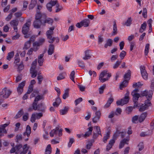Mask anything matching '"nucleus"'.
<instances>
[{"instance_id":"nucleus-46","label":"nucleus","mask_w":154,"mask_h":154,"mask_svg":"<svg viewBox=\"0 0 154 154\" xmlns=\"http://www.w3.org/2000/svg\"><path fill=\"white\" fill-rule=\"evenodd\" d=\"M126 54V52L124 51H122L120 53L119 57L121 60L123 59Z\"/></svg>"},{"instance_id":"nucleus-62","label":"nucleus","mask_w":154,"mask_h":154,"mask_svg":"<svg viewBox=\"0 0 154 154\" xmlns=\"http://www.w3.org/2000/svg\"><path fill=\"white\" fill-rule=\"evenodd\" d=\"M32 106L33 107L34 110H36L38 109V106L37 105V103L36 102H35L33 103L32 104Z\"/></svg>"},{"instance_id":"nucleus-9","label":"nucleus","mask_w":154,"mask_h":154,"mask_svg":"<svg viewBox=\"0 0 154 154\" xmlns=\"http://www.w3.org/2000/svg\"><path fill=\"white\" fill-rule=\"evenodd\" d=\"M31 25V22L29 20H27V22L24 25L22 28L23 33L25 35L27 34L29 30V27Z\"/></svg>"},{"instance_id":"nucleus-55","label":"nucleus","mask_w":154,"mask_h":154,"mask_svg":"<svg viewBox=\"0 0 154 154\" xmlns=\"http://www.w3.org/2000/svg\"><path fill=\"white\" fill-rule=\"evenodd\" d=\"M10 123V121H8L7 123L3 125H2L0 126V128L2 129H5L6 127L8 126Z\"/></svg>"},{"instance_id":"nucleus-54","label":"nucleus","mask_w":154,"mask_h":154,"mask_svg":"<svg viewBox=\"0 0 154 154\" xmlns=\"http://www.w3.org/2000/svg\"><path fill=\"white\" fill-rule=\"evenodd\" d=\"M37 79L38 81V83L40 85L43 79V76L42 75H38L37 77Z\"/></svg>"},{"instance_id":"nucleus-23","label":"nucleus","mask_w":154,"mask_h":154,"mask_svg":"<svg viewBox=\"0 0 154 154\" xmlns=\"http://www.w3.org/2000/svg\"><path fill=\"white\" fill-rule=\"evenodd\" d=\"M31 42L30 41H26L24 44L23 49L26 50L29 48L30 47Z\"/></svg>"},{"instance_id":"nucleus-11","label":"nucleus","mask_w":154,"mask_h":154,"mask_svg":"<svg viewBox=\"0 0 154 154\" xmlns=\"http://www.w3.org/2000/svg\"><path fill=\"white\" fill-rule=\"evenodd\" d=\"M141 73L143 78L146 80L148 79V74L145 70V68L143 66H141L140 67Z\"/></svg>"},{"instance_id":"nucleus-57","label":"nucleus","mask_w":154,"mask_h":154,"mask_svg":"<svg viewBox=\"0 0 154 154\" xmlns=\"http://www.w3.org/2000/svg\"><path fill=\"white\" fill-rule=\"evenodd\" d=\"M104 41L102 35H99L98 36V42L99 44H101Z\"/></svg>"},{"instance_id":"nucleus-35","label":"nucleus","mask_w":154,"mask_h":154,"mask_svg":"<svg viewBox=\"0 0 154 154\" xmlns=\"http://www.w3.org/2000/svg\"><path fill=\"white\" fill-rule=\"evenodd\" d=\"M147 106H146L145 105L143 104L140 106V107L139 109V111L140 112H143L144 110L147 109H148Z\"/></svg>"},{"instance_id":"nucleus-25","label":"nucleus","mask_w":154,"mask_h":154,"mask_svg":"<svg viewBox=\"0 0 154 154\" xmlns=\"http://www.w3.org/2000/svg\"><path fill=\"white\" fill-rule=\"evenodd\" d=\"M59 130V128L56 127V128L54 129L50 132L49 134L50 136L51 137H53L54 136V134H57V131Z\"/></svg>"},{"instance_id":"nucleus-27","label":"nucleus","mask_w":154,"mask_h":154,"mask_svg":"<svg viewBox=\"0 0 154 154\" xmlns=\"http://www.w3.org/2000/svg\"><path fill=\"white\" fill-rule=\"evenodd\" d=\"M51 152V148L50 144L48 145L45 149V154H50Z\"/></svg>"},{"instance_id":"nucleus-20","label":"nucleus","mask_w":154,"mask_h":154,"mask_svg":"<svg viewBox=\"0 0 154 154\" xmlns=\"http://www.w3.org/2000/svg\"><path fill=\"white\" fill-rule=\"evenodd\" d=\"M30 72L31 74V77L34 78L36 77L37 75L38 72L35 69H30Z\"/></svg>"},{"instance_id":"nucleus-31","label":"nucleus","mask_w":154,"mask_h":154,"mask_svg":"<svg viewBox=\"0 0 154 154\" xmlns=\"http://www.w3.org/2000/svg\"><path fill=\"white\" fill-rule=\"evenodd\" d=\"M91 57L89 54L88 50L86 51H85V56L83 58V59L85 60H87L90 58Z\"/></svg>"},{"instance_id":"nucleus-12","label":"nucleus","mask_w":154,"mask_h":154,"mask_svg":"<svg viewBox=\"0 0 154 154\" xmlns=\"http://www.w3.org/2000/svg\"><path fill=\"white\" fill-rule=\"evenodd\" d=\"M25 81H24L19 84L17 88V91L19 95L21 94L23 91V88L25 84Z\"/></svg>"},{"instance_id":"nucleus-59","label":"nucleus","mask_w":154,"mask_h":154,"mask_svg":"<svg viewBox=\"0 0 154 154\" xmlns=\"http://www.w3.org/2000/svg\"><path fill=\"white\" fill-rule=\"evenodd\" d=\"M106 87V85H104L103 86H101L99 89V93L100 94H102L104 90Z\"/></svg>"},{"instance_id":"nucleus-6","label":"nucleus","mask_w":154,"mask_h":154,"mask_svg":"<svg viewBox=\"0 0 154 154\" xmlns=\"http://www.w3.org/2000/svg\"><path fill=\"white\" fill-rule=\"evenodd\" d=\"M131 94L133 96V100L134 102V107H139L137 101L139 97H140V95L138 93H131Z\"/></svg>"},{"instance_id":"nucleus-5","label":"nucleus","mask_w":154,"mask_h":154,"mask_svg":"<svg viewBox=\"0 0 154 154\" xmlns=\"http://www.w3.org/2000/svg\"><path fill=\"white\" fill-rule=\"evenodd\" d=\"M42 20L43 21L42 26H45L46 23H47L51 25H52L53 22V20L52 19L48 17L45 14H43L42 17Z\"/></svg>"},{"instance_id":"nucleus-3","label":"nucleus","mask_w":154,"mask_h":154,"mask_svg":"<svg viewBox=\"0 0 154 154\" xmlns=\"http://www.w3.org/2000/svg\"><path fill=\"white\" fill-rule=\"evenodd\" d=\"M130 93L128 90H127V92L125 95L124 97L120 100H118L116 102L117 105L123 106L124 104H127L130 100L129 97Z\"/></svg>"},{"instance_id":"nucleus-63","label":"nucleus","mask_w":154,"mask_h":154,"mask_svg":"<svg viewBox=\"0 0 154 154\" xmlns=\"http://www.w3.org/2000/svg\"><path fill=\"white\" fill-rule=\"evenodd\" d=\"M74 142V140L73 138H70L69 142L68 144V146L69 147H70L71 146L72 144Z\"/></svg>"},{"instance_id":"nucleus-50","label":"nucleus","mask_w":154,"mask_h":154,"mask_svg":"<svg viewBox=\"0 0 154 154\" xmlns=\"http://www.w3.org/2000/svg\"><path fill=\"white\" fill-rule=\"evenodd\" d=\"M149 48V44H147L146 45L145 50V54L146 55H147L148 53Z\"/></svg>"},{"instance_id":"nucleus-42","label":"nucleus","mask_w":154,"mask_h":154,"mask_svg":"<svg viewBox=\"0 0 154 154\" xmlns=\"http://www.w3.org/2000/svg\"><path fill=\"white\" fill-rule=\"evenodd\" d=\"M42 8V6L40 5H38L37 7V9L36 11V15H37L38 14V13L41 15L40 16L42 17V16H43V14H42L40 12V10Z\"/></svg>"},{"instance_id":"nucleus-21","label":"nucleus","mask_w":154,"mask_h":154,"mask_svg":"<svg viewBox=\"0 0 154 154\" xmlns=\"http://www.w3.org/2000/svg\"><path fill=\"white\" fill-rule=\"evenodd\" d=\"M112 40L111 39H108L106 40V43L104 45V47L106 48L108 46H111L112 45Z\"/></svg>"},{"instance_id":"nucleus-17","label":"nucleus","mask_w":154,"mask_h":154,"mask_svg":"<svg viewBox=\"0 0 154 154\" xmlns=\"http://www.w3.org/2000/svg\"><path fill=\"white\" fill-rule=\"evenodd\" d=\"M54 45L50 44L49 45V48L48 51V54L49 55H52L54 52Z\"/></svg>"},{"instance_id":"nucleus-36","label":"nucleus","mask_w":154,"mask_h":154,"mask_svg":"<svg viewBox=\"0 0 154 154\" xmlns=\"http://www.w3.org/2000/svg\"><path fill=\"white\" fill-rule=\"evenodd\" d=\"M117 26L116 23L113 25V31L112 32V35H115L117 34Z\"/></svg>"},{"instance_id":"nucleus-58","label":"nucleus","mask_w":154,"mask_h":154,"mask_svg":"<svg viewBox=\"0 0 154 154\" xmlns=\"http://www.w3.org/2000/svg\"><path fill=\"white\" fill-rule=\"evenodd\" d=\"M56 7L57 8V9L56 10V12H58L60 11L62 9V7L59 4H57Z\"/></svg>"},{"instance_id":"nucleus-48","label":"nucleus","mask_w":154,"mask_h":154,"mask_svg":"<svg viewBox=\"0 0 154 154\" xmlns=\"http://www.w3.org/2000/svg\"><path fill=\"white\" fill-rule=\"evenodd\" d=\"M134 108L132 106H128L126 108V112L128 114H130L132 111L133 108Z\"/></svg>"},{"instance_id":"nucleus-39","label":"nucleus","mask_w":154,"mask_h":154,"mask_svg":"<svg viewBox=\"0 0 154 154\" xmlns=\"http://www.w3.org/2000/svg\"><path fill=\"white\" fill-rule=\"evenodd\" d=\"M37 64V59L33 61L32 63L31 67L30 69H35L36 66Z\"/></svg>"},{"instance_id":"nucleus-64","label":"nucleus","mask_w":154,"mask_h":154,"mask_svg":"<svg viewBox=\"0 0 154 154\" xmlns=\"http://www.w3.org/2000/svg\"><path fill=\"white\" fill-rule=\"evenodd\" d=\"M49 3L52 6L56 5L57 4H59L56 0H51L49 2Z\"/></svg>"},{"instance_id":"nucleus-45","label":"nucleus","mask_w":154,"mask_h":154,"mask_svg":"<svg viewBox=\"0 0 154 154\" xmlns=\"http://www.w3.org/2000/svg\"><path fill=\"white\" fill-rule=\"evenodd\" d=\"M121 63V61H119V60H117L116 62L114 64L113 66V68L114 69H116L120 65Z\"/></svg>"},{"instance_id":"nucleus-32","label":"nucleus","mask_w":154,"mask_h":154,"mask_svg":"<svg viewBox=\"0 0 154 154\" xmlns=\"http://www.w3.org/2000/svg\"><path fill=\"white\" fill-rule=\"evenodd\" d=\"M110 132H108L106 134V135L103 137V141L104 143H106L107 140L109 139L110 137Z\"/></svg>"},{"instance_id":"nucleus-18","label":"nucleus","mask_w":154,"mask_h":154,"mask_svg":"<svg viewBox=\"0 0 154 154\" xmlns=\"http://www.w3.org/2000/svg\"><path fill=\"white\" fill-rule=\"evenodd\" d=\"M54 29V26L51 27L49 28V30H48L46 32L47 36L52 35L54 33L53 30Z\"/></svg>"},{"instance_id":"nucleus-8","label":"nucleus","mask_w":154,"mask_h":154,"mask_svg":"<svg viewBox=\"0 0 154 154\" xmlns=\"http://www.w3.org/2000/svg\"><path fill=\"white\" fill-rule=\"evenodd\" d=\"M153 94L152 91L151 90H146L141 91V94L143 97L145 96L147 99H151Z\"/></svg>"},{"instance_id":"nucleus-37","label":"nucleus","mask_w":154,"mask_h":154,"mask_svg":"<svg viewBox=\"0 0 154 154\" xmlns=\"http://www.w3.org/2000/svg\"><path fill=\"white\" fill-rule=\"evenodd\" d=\"M68 110V108L67 107H65L63 109L60 110V114L63 115L65 114L67 112Z\"/></svg>"},{"instance_id":"nucleus-19","label":"nucleus","mask_w":154,"mask_h":154,"mask_svg":"<svg viewBox=\"0 0 154 154\" xmlns=\"http://www.w3.org/2000/svg\"><path fill=\"white\" fill-rule=\"evenodd\" d=\"M23 150L20 152V154H26L27 152V151L29 148V146H27V144L24 145L23 147Z\"/></svg>"},{"instance_id":"nucleus-60","label":"nucleus","mask_w":154,"mask_h":154,"mask_svg":"<svg viewBox=\"0 0 154 154\" xmlns=\"http://www.w3.org/2000/svg\"><path fill=\"white\" fill-rule=\"evenodd\" d=\"M23 147V146L22 144H20L17 145L15 146V147L16 149V150L17 151L19 152H20V149Z\"/></svg>"},{"instance_id":"nucleus-51","label":"nucleus","mask_w":154,"mask_h":154,"mask_svg":"<svg viewBox=\"0 0 154 154\" xmlns=\"http://www.w3.org/2000/svg\"><path fill=\"white\" fill-rule=\"evenodd\" d=\"M151 99H147L145 101L144 104L146 106H147V107H148L151 106L152 104L151 103L150 100Z\"/></svg>"},{"instance_id":"nucleus-40","label":"nucleus","mask_w":154,"mask_h":154,"mask_svg":"<svg viewBox=\"0 0 154 154\" xmlns=\"http://www.w3.org/2000/svg\"><path fill=\"white\" fill-rule=\"evenodd\" d=\"M47 37L48 39V42L49 43H53L54 42L55 37H53L52 35L48 36Z\"/></svg>"},{"instance_id":"nucleus-13","label":"nucleus","mask_w":154,"mask_h":154,"mask_svg":"<svg viewBox=\"0 0 154 154\" xmlns=\"http://www.w3.org/2000/svg\"><path fill=\"white\" fill-rule=\"evenodd\" d=\"M95 115V116L92 118V120L94 123H96L100 118L101 113L99 111H96Z\"/></svg>"},{"instance_id":"nucleus-41","label":"nucleus","mask_w":154,"mask_h":154,"mask_svg":"<svg viewBox=\"0 0 154 154\" xmlns=\"http://www.w3.org/2000/svg\"><path fill=\"white\" fill-rule=\"evenodd\" d=\"M36 119V114L35 113H32L31 115L30 119V121L32 123L35 122Z\"/></svg>"},{"instance_id":"nucleus-47","label":"nucleus","mask_w":154,"mask_h":154,"mask_svg":"<svg viewBox=\"0 0 154 154\" xmlns=\"http://www.w3.org/2000/svg\"><path fill=\"white\" fill-rule=\"evenodd\" d=\"M96 129V133L97 134H99L100 135H101V134L100 131V127L98 126H95L94 127V129Z\"/></svg>"},{"instance_id":"nucleus-26","label":"nucleus","mask_w":154,"mask_h":154,"mask_svg":"<svg viewBox=\"0 0 154 154\" xmlns=\"http://www.w3.org/2000/svg\"><path fill=\"white\" fill-rule=\"evenodd\" d=\"M24 112L23 109H21L19 111L16 115L14 116V118L15 119H18L20 118L23 114Z\"/></svg>"},{"instance_id":"nucleus-34","label":"nucleus","mask_w":154,"mask_h":154,"mask_svg":"<svg viewBox=\"0 0 154 154\" xmlns=\"http://www.w3.org/2000/svg\"><path fill=\"white\" fill-rule=\"evenodd\" d=\"M18 21L16 20H13L10 22L11 25L12 27L17 26L18 25Z\"/></svg>"},{"instance_id":"nucleus-44","label":"nucleus","mask_w":154,"mask_h":154,"mask_svg":"<svg viewBox=\"0 0 154 154\" xmlns=\"http://www.w3.org/2000/svg\"><path fill=\"white\" fill-rule=\"evenodd\" d=\"M24 68V66L23 64V63L21 62L20 65L18 66V67L17 68V71L19 72H20Z\"/></svg>"},{"instance_id":"nucleus-15","label":"nucleus","mask_w":154,"mask_h":154,"mask_svg":"<svg viewBox=\"0 0 154 154\" xmlns=\"http://www.w3.org/2000/svg\"><path fill=\"white\" fill-rule=\"evenodd\" d=\"M31 133V128L29 125L26 126V131L23 133V136L26 135L28 137H29L30 136V134Z\"/></svg>"},{"instance_id":"nucleus-61","label":"nucleus","mask_w":154,"mask_h":154,"mask_svg":"<svg viewBox=\"0 0 154 154\" xmlns=\"http://www.w3.org/2000/svg\"><path fill=\"white\" fill-rule=\"evenodd\" d=\"M139 151L142 150L144 148V146L143 142L140 143L138 145Z\"/></svg>"},{"instance_id":"nucleus-24","label":"nucleus","mask_w":154,"mask_h":154,"mask_svg":"<svg viewBox=\"0 0 154 154\" xmlns=\"http://www.w3.org/2000/svg\"><path fill=\"white\" fill-rule=\"evenodd\" d=\"M146 22H144L141 24V26L139 29V32L140 33H142L146 29Z\"/></svg>"},{"instance_id":"nucleus-56","label":"nucleus","mask_w":154,"mask_h":154,"mask_svg":"<svg viewBox=\"0 0 154 154\" xmlns=\"http://www.w3.org/2000/svg\"><path fill=\"white\" fill-rule=\"evenodd\" d=\"M16 138L17 139L16 142L18 143V141L22 140V135L21 134H17L16 136Z\"/></svg>"},{"instance_id":"nucleus-1","label":"nucleus","mask_w":154,"mask_h":154,"mask_svg":"<svg viewBox=\"0 0 154 154\" xmlns=\"http://www.w3.org/2000/svg\"><path fill=\"white\" fill-rule=\"evenodd\" d=\"M111 76V73L107 72V71L104 70L100 74L99 79L101 82L103 83L108 80Z\"/></svg>"},{"instance_id":"nucleus-33","label":"nucleus","mask_w":154,"mask_h":154,"mask_svg":"<svg viewBox=\"0 0 154 154\" xmlns=\"http://www.w3.org/2000/svg\"><path fill=\"white\" fill-rule=\"evenodd\" d=\"M14 55V51H11L9 52L7 57V59L10 61L12 57H13Z\"/></svg>"},{"instance_id":"nucleus-7","label":"nucleus","mask_w":154,"mask_h":154,"mask_svg":"<svg viewBox=\"0 0 154 154\" xmlns=\"http://www.w3.org/2000/svg\"><path fill=\"white\" fill-rule=\"evenodd\" d=\"M90 23V21L88 19H85L80 23H77L76 25V26L78 28H80L82 26L85 27H87L89 26Z\"/></svg>"},{"instance_id":"nucleus-53","label":"nucleus","mask_w":154,"mask_h":154,"mask_svg":"<svg viewBox=\"0 0 154 154\" xmlns=\"http://www.w3.org/2000/svg\"><path fill=\"white\" fill-rule=\"evenodd\" d=\"M139 116H133L132 118V122H133L137 123L138 122V119Z\"/></svg>"},{"instance_id":"nucleus-4","label":"nucleus","mask_w":154,"mask_h":154,"mask_svg":"<svg viewBox=\"0 0 154 154\" xmlns=\"http://www.w3.org/2000/svg\"><path fill=\"white\" fill-rule=\"evenodd\" d=\"M119 134H120V132L119 131H117L114 135L112 139L110 140L108 144L106 146V150L107 151L109 150L112 148V146L115 143V140Z\"/></svg>"},{"instance_id":"nucleus-28","label":"nucleus","mask_w":154,"mask_h":154,"mask_svg":"<svg viewBox=\"0 0 154 154\" xmlns=\"http://www.w3.org/2000/svg\"><path fill=\"white\" fill-rule=\"evenodd\" d=\"M69 88L66 89L64 91V93L63 95V98L64 99H65L67 97L69 96Z\"/></svg>"},{"instance_id":"nucleus-52","label":"nucleus","mask_w":154,"mask_h":154,"mask_svg":"<svg viewBox=\"0 0 154 154\" xmlns=\"http://www.w3.org/2000/svg\"><path fill=\"white\" fill-rule=\"evenodd\" d=\"M143 85V84L140 82H138L137 83H135L133 85V86L134 88L136 87H140Z\"/></svg>"},{"instance_id":"nucleus-22","label":"nucleus","mask_w":154,"mask_h":154,"mask_svg":"<svg viewBox=\"0 0 154 154\" xmlns=\"http://www.w3.org/2000/svg\"><path fill=\"white\" fill-rule=\"evenodd\" d=\"M147 113L146 112H144L142 114L139 119L140 122H142L145 119Z\"/></svg>"},{"instance_id":"nucleus-16","label":"nucleus","mask_w":154,"mask_h":154,"mask_svg":"<svg viewBox=\"0 0 154 154\" xmlns=\"http://www.w3.org/2000/svg\"><path fill=\"white\" fill-rule=\"evenodd\" d=\"M113 100L114 99L112 97V95L108 99L107 103L104 106V107L105 108H107L109 107L111 103L113 101Z\"/></svg>"},{"instance_id":"nucleus-43","label":"nucleus","mask_w":154,"mask_h":154,"mask_svg":"<svg viewBox=\"0 0 154 154\" xmlns=\"http://www.w3.org/2000/svg\"><path fill=\"white\" fill-rule=\"evenodd\" d=\"M75 74V71H72L70 75V79L74 83L75 82L74 81V76Z\"/></svg>"},{"instance_id":"nucleus-49","label":"nucleus","mask_w":154,"mask_h":154,"mask_svg":"<svg viewBox=\"0 0 154 154\" xmlns=\"http://www.w3.org/2000/svg\"><path fill=\"white\" fill-rule=\"evenodd\" d=\"M44 98V97L42 95H38L35 98L34 101L35 102H37L38 101L41 100L43 99Z\"/></svg>"},{"instance_id":"nucleus-30","label":"nucleus","mask_w":154,"mask_h":154,"mask_svg":"<svg viewBox=\"0 0 154 154\" xmlns=\"http://www.w3.org/2000/svg\"><path fill=\"white\" fill-rule=\"evenodd\" d=\"M132 21L131 17H130L128 18L126 21L123 24V25H126L127 26H129L131 24Z\"/></svg>"},{"instance_id":"nucleus-29","label":"nucleus","mask_w":154,"mask_h":154,"mask_svg":"<svg viewBox=\"0 0 154 154\" xmlns=\"http://www.w3.org/2000/svg\"><path fill=\"white\" fill-rule=\"evenodd\" d=\"M128 81L127 80H125L120 85V88L121 90L123 88L125 87L128 84Z\"/></svg>"},{"instance_id":"nucleus-14","label":"nucleus","mask_w":154,"mask_h":154,"mask_svg":"<svg viewBox=\"0 0 154 154\" xmlns=\"http://www.w3.org/2000/svg\"><path fill=\"white\" fill-rule=\"evenodd\" d=\"M45 42V38H39L37 41L34 42V45H36L41 46Z\"/></svg>"},{"instance_id":"nucleus-38","label":"nucleus","mask_w":154,"mask_h":154,"mask_svg":"<svg viewBox=\"0 0 154 154\" xmlns=\"http://www.w3.org/2000/svg\"><path fill=\"white\" fill-rule=\"evenodd\" d=\"M131 71L130 70H129L128 71V72L127 73L125 74L124 75V77L125 80H127V79H128V80L129 79L131 76Z\"/></svg>"},{"instance_id":"nucleus-2","label":"nucleus","mask_w":154,"mask_h":154,"mask_svg":"<svg viewBox=\"0 0 154 154\" xmlns=\"http://www.w3.org/2000/svg\"><path fill=\"white\" fill-rule=\"evenodd\" d=\"M40 15H41L38 13L35 15V20L33 23L34 27L35 28H40L41 25H42L43 21L42 20V17L40 16Z\"/></svg>"},{"instance_id":"nucleus-10","label":"nucleus","mask_w":154,"mask_h":154,"mask_svg":"<svg viewBox=\"0 0 154 154\" xmlns=\"http://www.w3.org/2000/svg\"><path fill=\"white\" fill-rule=\"evenodd\" d=\"M11 93V91L7 88H3L2 91L0 92V95L3 94V97L4 98H8Z\"/></svg>"}]
</instances>
